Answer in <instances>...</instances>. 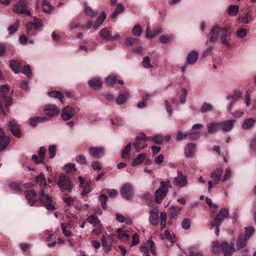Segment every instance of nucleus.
<instances>
[{
  "mask_svg": "<svg viewBox=\"0 0 256 256\" xmlns=\"http://www.w3.org/2000/svg\"><path fill=\"white\" fill-rule=\"evenodd\" d=\"M10 141V138L6 136L4 131L0 128V152H2L7 147Z\"/></svg>",
  "mask_w": 256,
  "mask_h": 256,
  "instance_id": "f3484780",
  "label": "nucleus"
},
{
  "mask_svg": "<svg viewBox=\"0 0 256 256\" xmlns=\"http://www.w3.org/2000/svg\"><path fill=\"white\" fill-rule=\"evenodd\" d=\"M48 120V119L44 116H35L30 118V122L32 126H36L38 124L47 122Z\"/></svg>",
  "mask_w": 256,
  "mask_h": 256,
  "instance_id": "bb28decb",
  "label": "nucleus"
},
{
  "mask_svg": "<svg viewBox=\"0 0 256 256\" xmlns=\"http://www.w3.org/2000/svg\"><path fill=\"white\" fill-rule=\"evenodd\" d=\"M200 132H192L188 134V136H189L190 140H196L200 137Z\"/></svg>",
  "mask_w": 256,
  "mask_h": 256,
  "instance_id": "e2e57ef3",
  "label": "nucleus"
},
{
  "mask_svg": "<svg viewBox=\"0 0 256 256\" xmlns=\"http://www.w3.org/2000/svg\"><path fill=\"white\" fill-rule=\"evenodd\" d=\"M228 214L229 212L228 208H222L215 216H212L213 220L210 222L211 228L219 227L224 220L228 217Z\"/></svg>",
  "mask_w": 256,
  "mask_h": 256,
  "instance_id": "f03ea898",
  "label": "nucleus"
},
{
  "mask_svg": "<svg viewBox=\"0 0 256 256\" xmlns=\"http://www.w3.org/2000/svg\"><path fill=\"white\" fill-rule=\"evenodd\" d=\"M196 144L194 143H189L186 144L185 148V154L188 158H190L193 156L195 152Z\"/></svg>",
  "mask_w": 256,
  "mask_h": 256,
  "instance_id": "a878e982",
  "label": "nucleus"
},
{
  "mask_svg": "<svg viewBox=\"0 0 256 256\" xmlns=\"http://www.w3.org/2000/svg\"><path fill=\"white\" fill-rule=\"evenodd\" d=\"M221 130L220 122H212L208 124V132L211 134Z\"/></svg>",
  "mask_w": 256,
  "mask_h": 256,
  "instance_id": "cd10ccee",
  "label": "nucleus"
},
{
  "mask_svg": "<svg viewBox=\"0 0 256 256\" xmlns=\"http://www.w3.org/2000/svg\"><path fill=\"white\" fill-rule=\"evenodd\" d=\"M76 160L77 162H78L81 164H85L86 162V157L84 155H82V154H80V155L78 156L76 158Z\"/></svg>",
  "mask_w": 256,
  "mask_h": 256,
  "instance_id": "338daca9",
  "label": "nucleus"
},
{
  "mask_svg": "<svg viewBox=\"0 0 256 256\" xmlns=\"http://www.w3.org/2000/svg\"><path fill=\"white\" fill-rule=\"evenodd\" d=\"M116 82V78L114 76H110L106 78V82L110 86H113Z\"/></svg>",
  "mask_w": 256,
  "mask_h": 256,
  "instance_id": "bf43d9fd",
  "label": "nucleus"
},
{
  "mask_svg": "<svg viewBox=\"0 0 256 256\" xmlns=\"http://www.w3.org/2000/svg\"><path fill=\"white\" fill-rule=\"evenodd\" d=\"M32 160L36 164H38L40 163H42V162H43L44 160V159L42 157L40 156H38L36 154H34L32 156Z\"/></svg>",
  "mask_w": 256,
  "mask_h": 256,
  "instance_id": "774afa93",
  "label": "nucleus"
},
{
  "mask_svg": "<svg viewBox=\"0 0 256 256\" xmlns=\"http://www.w3.org/2000/svg\"><path fill=\"white\" fill-rule=\"evenodd\" d=\"M222 243L220 244L219 242L217 241H213L212 242V250L214 254H218L221 250H222V248L221 247Z\"/></svg>",
  "mask_w": 256,
  "mask_h": 256,
  "instance_id": "a19ab883",
  "label": "nucleus"
},
{
  "mask_svg": "<svg viewBox=\"0 0 256 256\" xmlns=\"http://www.w3.org/2000/svg\"><path fill=\"white\" fill-rule=\"evenodd\" d=\"M8 128L14 136L18 138L21 136V131L15 120H12L9 122Z\"/></svg>",
  "mask_w": 256,
  "mask_h": 256,
  "instance_id": "dca6fc26",
  "label": "nucleus"
},
{
  "mask_svg": "<svg viewBox=\"0 0 256 256\" xmlns=\"http://www.w3.org/2000/svg\"><path fill=\"white\" fill-rule=\"evenodd\" d=\"M146 245L148 247V249L153 256H156V252L154 243L152 240H149L146 242Z\"/></svg>",
  "mask_w": 256,
  "mask_h": 256,
  "instance_id": "79ce46f5",
  "label": "nucleus"
},
{
  "mask_svg": "<svg viewBox=\"0 0 256 256\" xmlns=\"http://www.w3.org/2000/svg\"><path fill=\"white\" fill-rule=\"evenodd\" d=\"M221 247L224 253V256H232L235 251L234 244L232 242L228 244L226 240L223 241L222 242Z\"/></svg>",
  "mask_w": 256,
  "mask_h": 256,
  "instance_id": "6e6552de",
  "label": "nucleus"
},
{
  "mask_svg": "<svg viewBox=\"0 0 256 256\" xmlns=\"http://www.w3.org/2000/svg\"><path fill=\"white\" fill-rule=\"evenodd\" d=\"M48 96L56 98H58L61 102H62L64 96L58 91H52L48 92Z\"/></svg>",
  "mask_w": 256,
  "mask_h": 256,
  "instance_id": "c03bdc74",
  "label": "nucleus"
},
{
  "mask_svg": "<svg viewBox=\"0 0 256 256\" xmlns=\"http://www.w3.org/2000/svg\"><path fill=\"white\" fill-rule=\"evenodd\" d=\"M44 112L45 114L48 116H53L59 112L58 106L54 104H48L46 106Z\"/></svg>",
  "mask_w": 256,
  "mask_h": 256,
  "instance_id": "aec40b11",
  "label": "nucleus"
},
{
  "mask_svg": "<svg viewBox=\"0 0 256 256\" xmlns=\"http://www.w3.org/2000/svg\"><path fill=\"white\" fill-rule=\"evenodd\" d=\"M57 184L60 190L63 192L67 191L70 192L73 188V184L70 178L64 174L60 176Z\"/></svg>",
  "mask_w": 256,
  "mask_h": 256,
  "instance_id": "7ed1b4c3",
  "label": "nucleus"
},
{
  "mask_svg": "<svg viewBox=\"0 0 256 256\" xmlns=\"http://www.w3.org/2000/svg\"><path fill=\"white\" fill-rule=\"evenodd\" d=\"M102 246L106 252H109L111 250L110 244L108 243V241L104 236L102 238Z\"/></svg>",
  "mask_w": 256,
  "mask_h": 256,
  "instance_id": "a18cd8bd",
  "label": "nucleus"
},
{
  "mask_svg": "<svg viewBox=\"0 0 256 256\" xmlns=\"http://www.w3.org/2000/svg\"><path fill=\"white\" fill-rule=\"evenodd\" d=\"M239 10V7L238 5H230L228 6V12L231 16H236Z\"/></svg>",
  "mask_w": 256,
  "mask_h": 256,
  "instance_id": "37998d69",
  "label": "nucleus"
},
{
  "mask_svg": "<svg viewBox=\"0 0 256 256\" xmlns=\"http://www.w3.org/2000/svg\"><path fill=\"white\" fill-rule=\"evenodd\" d=\"M212 108L213 106L212 104L204 102L200 109V111L204 113L212 110Z\"/></svg>",
  "mask_w": 256,
  "mask_h": 256,
  "instance_id": "09e8293b",
  "label": "nucleus"
},
{
  "mask_svg": "<svg viewBox=\"0 0 256 256\" xmlns=\"http://www.w3.org/2000/svg\"><path fill=\"white\" fill-rule=\"evenodd\" d=\"M42 5L44 12L46 13L50 12L53 8L52 6L47 0H43Z\"/></svg>",
  "mask_w": 256,
  "mask_h": 256,
  "instance_id": "c9c22d12",
  "label": "nucleus"
},
{
  "mask_svg": "<svg viewBox=\"0 0 256 256\" xmlns=\"http://www.w3.org/2000/svg\"><path fill=\"white\" fill-rule=\"evenodd\" d=\"M124 10V8L121 4H118L116 5V7L114 10V11L112 13L111 18L114 19L116 18L118 16V14L122 13Z\"/></svg>",
  "mask_w": 256,
  "mask_h": 256,
  "instance_id": "ea45409f",
  "label": "nucleus"
},
{
  "mask_svg": "<svg viewBox=\"0 0 256 256\" xmlns=\"http://www.w3.org/2000/svg\"><path fill=\"white\" fill-rule=\"evenodd\" d=\"M28 2L26 0H19L14 8V12L17 14L30 16V12L27 10Z\"/></svg>",
  "mask_w": 256,
  "mask_h": 256,
  "instance_id": "39448f33",
  "label": "nucleus"
},
{
  "mask_svg": "<svg viewBox=\"0 0 256 256\" xmlns=\"http://www.w3.org/2000/svg\"><path fill=\"white\" fill-rule=\"evenodd\" d=\"M90 86L96 90L100 88L102 82L98 78H94L88 82Z\"/></svg>",
  "mask_w": 256,
  "mask_h": 256,
  "instance_id": "c756f323",
  "label": "nucleus"
},
{
  "mask_svg": "<svg viewBox=\"0 0 256 256\" xmlns=\"http://www.w3.org/2000/svg\"><path fill=\"white\" fill-rule=\"evenodd\" d=\"M128 96V94H120L116 100V104H124Z\"/></svg>",
  "mask_w": 256,
  "mask_h": 256,
  "instance_id": "de8ad7c7",
  "label": "nucleus"
},
{
  "mask_svg": "<svg viewBox=\"0 0 256 256\" xmlns=\"http://www.w3.org/2000/svg\"><path fill=\"white\" fill-rule=\"evenodd\" d=\"M223 173L222 168H219L214 170L210 175V177L212 180L213 184H216L218 183Z\"/></svg>",
  "mask_w": 256,
  "mask_h": 256,
  "instance_id": "a211bd4d",
  "label": "nucleus"
},
{
  "mask_svg": "<svg viewBox=\"0 0 256 256\" xmlns=\"http://www.w3.org/2000/svg\"><path fill=\"white\" fill-rule=\"evenodd\" d=\"M152 141L154 142L157 144H162L164 142V139L162 136L160 134H156L152 136L151 138Z\"/></svg>",
  "mask_w": 256,
  "mask_h": 256,
  "instance_id": "603ef678",
  "label": "nucleus"
},
{
  "mask_svg": "<svg viewBox=\"0 0 256 256\" xmlns=\"http://www.w3.org/2000/svg\"><path fill=\"white\" fill-rule=\"evenodd\" d=\"M36 180L38 182L40 190H46L48 186L46 182L45 176L43 173H40L36 177Z\"/></svg>",
  "mask_w": 256,
  "mask_h": 256,
  "instance_id": "5701e85b",
  "label": "nucleus"
},
{
  "mask_svg": "<svg viewBox=\"0 0 256 256\" xmlns=\"http://www.w3.org/2000/svg\"><path fill=\"white\" fill-rule=\"evenodd\" d=\"M106 18V14L105 12H102L94 24L93 26L95 30L98 28L102 24Z\"/></svg>",
  "mask_w": 256,
  "mask_h": 256,
  "instance_id": "72a5a7b5",
  "label": "nucleus"
},
{
  "mask_svg": "<svg viewBox=\"0 0 256 256\" xmlns=\"http://www.w3.org/2000/svg\"><path fill=\"white\" fill-rule=\"evenodd\" d=\"M100 35L103 39L108 40H118L120 37L118 33H116L114 36H112L110 30L106 28H103L100 30Z\"/></svg>",
  "mask_w": 256,
  "mask_h": 256,
  "instance_id": "f8f14e48",
  "label": "nucleus"
},
{
  "mask_svg": "<svg viewBox=\"0 0 256 256\" xmlns=\"http://www.w3.org/2000/svg\"><path fill=\"white\" fill-rule=\"evenodd\" d=\"M86 220L90 224H93L94 226H101L100 221L96 216H88Z\"/></svg>",
  "mask_w": 256,
  "mask_h": 256,
  "instance_id": "f704fd0d",
  "label": "nucleus"
},
{
  "mask_svg": "<svg viewBox=\"0 0 256 256\" xmlns=\"http://www.w3.org/2000/svg\"><path fill=\"white\" fill-rule=\"evenodd\" d=\"M142 30L140 25H136L132 30L134 36H140L142 34Z\"/></svg>",
  "mask_w": 256,
  "mask_h": 256,
  "instance_id": "864d4df0",
  "label": "nucleus"
},
{
  "mask_svg": "<svg viewBox=\"0 0 256 256\" xmlns=\"http://www.w3.org/2000/svg\"><path fill=\"white\" fill-rule=\"evenodd\" d=\"M39 198L40 201L48 210H54L55 207L52 204V198L50 196L45 194V190H40L39 192Z\"/></svg>",
  "mask_w": 256,
  "mask_h": 256,
  "instance_id": "423d86ee",
  "label": "nucleus"
},
{
  "mask_svg": "<svg viewBox=\"0 0 256 256\" xmlns=\"http://www.w3.org/2000/svg\"><path fill=\"white\" fill-rule=\"evenodd\" d=\"M147 154L146 153H142L138 155V156L134 158L132 162V166H136L137 165L142 164L146 158Z\"/></svg>",
  "mask_w": 256,
  "mask_h": 256,
  "instance_id": "2f4dec72",
  "label": "nucleus"
},
{
  "mask_svg": "<svg viewBox=\"0 0 256 256\" xmlns=\"http://www.w3.org/2000/svg\"><path fill=\"white\" fill-rule=\"evenodd\" d=\"M135 142L133 146L136 150V152L140 150V144L142 141H146V136L144 133H142L140 136H138L135 138Z\"/></svg>",
  "mask_w": 256,
  "mask_h": 256,
  "instance_id": "b1692460",
  "label": "nucleus"
},
{
  "mask_svg": "<svg viewBox=\"0 0 256 256\" xmlns=\"http://www.w3.org/2000/svg\"><path fill=\"white\" fill-rule=\"evenodd\" d=\"M172 188L170 180L168 179L165 181H161L159 188L154 193L155 201L157 204H160L166 196L169 188Z\"/></svg>",
  "mask_w": 256,
  "mask_h": 256,
  "instance_id": "f257e3e1",
  "label": "nucleus"
},
{
  "mask_svg": "<svg viewBox=\"0 0 256 256\" xmlns=\"http://www.w3.org/2000/svg\"><path fill=\"white\" fill-rule=\"evenodd\" d=\"M181 208L178 206H172L170 208V218L176 219L178 216L180 214Z\"/></svg>",
  "mask_w": 256,
  "mask_h": 256,
  "instance_id": "c85d7f7f",
  "label": "nucleus"
},
{
  "mask_svg": "<svg viewBox=\"0 0 256 256\" xmlns=\"http://www.w3.org/2000/svg\"><path fill=\"white\" fill-rule=\"evenodd\" d=\"M22 73L30 78L32 75V70L29 65H25L22 68Z\"/></svg>",
  "mask_w": 256,
  "mask_h": 256,
  "instance_id": "8fccbe9b",
  "label": "nucleus"
},
{
  "mask_svg": "<svg viewBox=\"0 0 256 256\" xmlns=\"http://www.w3.org/2000/svg\"><path fill=\"white\" fill-rule=\"evenodd\" d=\"M198 58V52L196 50L191 51L187 56V62L193 64L196 62Z\"/></svg>",
  "mask_w": 256,
  "mask_h": 256,
  "instance_id": "393cba45",
  "label": "nucleus"
},
{
  "mask_svg": "<svg viewBox=\"0 0 256 256\" xmlns=\"http://www.w3.org/2000/svg\"><path fill=\"white\" fill-rule=\"evenodd\" d=\"M89 152L94 158H98L104 156V149L102 147H90Z\"/></svg>",
  "mask_w": 256,
  "mask_h": 256,
  "instance_id": "6ab92c4d",
  "label": "nucleus"
},
{
  "mask_svg": "<svg viewBox=\"0 0 256 256\" xmlns=\"http://www.w3.org/2000/svg\"><path fill=\"white\" fill-rule=\"evenodd\" d=\"M18 25H19L18 20H16L14 24L10 25L8 28V30L9 31V33L10 34H13L15 32H16L18 28Z\"/></svg>",
  "mask_w": 256,
  "mask_h": 256,
  "instance_id": "4d7b16f0",
  "label": "nucleus"
},
{
  "mask_svg": "<svg viewBox=\"0 0 256 256\" xmlns=\"http://www.w3.org/2000/svg\"><path fill=\"white\" fill-rule=\"evenodd\" d=\"M220 27L218 26H214L209 33L208 41L210 42H215L218 40Z\"/></svg>",
  "mask_w": 256,
  "mask_h": 256,
  "instance_id": "2eb2a0df",
  "label": "nucleus"
},
{
  "mask_svg": "<svg viewBox=\"0 0 256 256\" xmlns=\"http://www.w3.org/2000/svg\"><path fill=\"white\" fill-rule=\"evenodd\" d=\"M255 122V120L252 118L246 119L244 121L242 128L245 130L250 129L252 128Z\"/></svg>",
  "mask_w": 256,
  "mask_h": 256,
  "instance_id": "7c9ffc66",
  "label": "nucleus"
},
{
  "mask_svg": "<svg viewBox=\"0 0 256 256\" xmlns=\"http://www.w3.org/2000/svg\"><path fill=\"white\" fill-rule=\"evenodd\" d=\"M162 32V29L161 28H158L152 32H148V34H146V37L148 38H152L154 37L155 36L158 35Z\"/></svg>",
  "mask_w": 256,
  "mask_h": 256,
  "instance_id": "3c124183",
  "label": "nucleus"
},
{
  "mask_svg": "<svg viewBox=\"0 0 256 256\" xmlns=\"http://www.w3.org/2000/svg\"><path fill=\"white\" fill-rule=\"evenodd\" d=\"M56 146L54 145H51L48 148L49 156L50 158L54 157L56 154Z\"/></svg>",
  "mask_w": 256,
  "mask_h": 256,
  "instance_id": "052dcab7",
  "label": "nucleus"
},
{
  "mask_svg": "<svg viewBox=\"0 0 256 256\" xmlns=\"http://www.w3.org/2000/svg\"><path fill=\"white\" fill-rule=\"evenodd\" d=\"M182 227L184 230H188L190 226V220L188 218H184L182 222Z\"/></svg>",
  "mask_w": 256,
  "mask_h": 256,
  "instance_id": "5fc2aeb1",
  "label": "nucleus"
},
{
  "mask_svg": "<svg viewBox=\"0 0 256 256\" xmlns=\"http://www.w3.org/2000/svg\"><path fill=\"white\" fill-rule=\"evenodd\" d=\"M167 214L164 212H161L160 214V229L162 230L166 227Z\"/></svg>",
  "mask_w": 256,
  "mask_h": 256,
  "instance_id": "e433bc0d",
  "label": "nucleus"
},
{
  "mask_svg": "<svg viewBox=\"0 0 256 256\" xmlns=\"http://www.w3.org/2000/svg\"><path fill=\"white\" fill-rule=\"evenodd\" d=\"M164 236L166 238H168L170 240L171 245L173 244V243L174 242V241L173 240L174 236V234H170V231L168 230H166L164 232V236H162V238H164Z\"/></svg>",
  "mask_w": 256,
  "mask_h": 256,
  "instance_id": "680f3d73",
  "label": "nucleus"
},
{
  "mask_svg": "<svg viewBox=\"0 0 256 256\" xmlns=\"http://www.w3.org/2000/svg\"><path fill=\"white\" fill-rule=\"evenodd\" d=\"M10 66L15 74H18L20 72V64L16 60L10 61Z\"/></svg>",
  "mask_w": 256,
  "mask_h": 256,
  "instance_id": "4c0bfd02",
  "label": "nucleus"
},
{
  "mask_svg": "<svg viewBox=\"0 0 256 256\" xmlns=\"http://www.w3.org/2000/svg\"><path fill=\"white\" fill-rule=\"evenodd\" d=\"M122 196L127 200L132 198L133 196V188L132 186L128 183L125 184L120 190Z\"/></svg>",
  "mask_w": 256,
  "mask_h": 256,
  "instance_id": "1a4fd4ad",
  "label": "nucleus"
},
{
  "mask_svg": "<svg viewBox=\"0 0 256 256\" xmlns=\"http://www.w3.org/2000/svg\"><path fill=\"white\" fill-rule=\"evenodd\" d=\"M220 32H222L221 41L222 43L224 45L228 46L230 44V40L232 33L230 26L220 28Z\"/></svg>",
  "mask_w": 256,
  "mask_h": 256,
  "instance_id": "0eeeda50",
  "label": "nucleus"
},
{
  "mask_svg": "<svg viewBox=\"0 0 256 256\" xmlns=\"http://www.w3.org/2000/svg\"><path fill=\"white\" fill-rule=\"evenodd\" d=\"M65 170L67 173L72 172L73 171L76 172V170L75 168V164L71 163L68 164L66 165Z\"/></svg>",
  "mask_w": 256,
  "mask_h": 256,
  "instance_id": "69168bd1",
  "label": "nucleus"
},
{
  "mask_svg": "<svg viewBox=\"0 0 256 256\" xmlns=\"http://www.w3.org/2000/svg\"><path fill=\"white\" fill-rule=\"evenodd\" d=\"M25 197L30 206H33L36 202L37 192L33 190H26L24 192Z\"/></svg>",
  "mask_w": 256,
  "mask_h": 256,
  "instance_id": "4468645a",
  "label": "nucleus"
},
{
  "mask_svg": "<svg viewBox=\"0 0 256 256\" xmlns=\"http://www.w3.org/2000/svg\"><path fill=\"white\" fill-rule=\"evenodd\" d=\"M69 224V222L67 223L66 224L64 223L61 224V228L62 234L66 237H70L72 236V232L66 228L67 226H68Z\"/></svg>",
  "mask_w": 256,
  "mask_h": 256,
  "instance_id": "49530a36",
  "label": "nucleus"
},
{
  "mask_svg": "<svg viewBox=\"0 0 256 256\" xmlns=\"http://www.w3.org/2000/svg\"><path fill=\"white\" fill-rule=\"evenodd\" d=\"M84 12L86 15L92 18L94 17L96 14V13L94 12L91 8L86 6H85Z\"/></svg>",
  "mask_w": 256,
  "mask_h": 256,
  "instance_id": "13d9d810",
  "label": "nucleus"
},
{
  "mask_svg": "<svg viewBox=\"0 0 256 256\" xmlns=\"http://www.w3.org/2000/svg\"><path fill=\"white\" fill-rule=\"evenodd\" d=\"M117 232L118 238L122 241L126 240L130 237L128 232L122 230V228H118L117 230Z\"/></svg>",
  "mask_w": 256,
  "mask_h": 256,
  "instance_id": "473e14b6",
  "label": "nucleus"
},
{
  "mask_svg": "<svg viewBox=\"0 0 256 256\" xmlns=\"http://www.w3.org/2000/svg\"><path fill=\"white\" fill-rule=\"evenodd\" d=\"M75 114L74 108L70 106L62 108L61 117L64 120H68L72 118Z\"/></svg>",
  "mask_w": 256,
  "mask_h": 256,
  "instance_id": "9d476101",
  "label": "nucleus"
},
{
  "mask_svg": "<svg viewBox=\"0 0 256 256\" xmlns=\"http://www.w3.org/2000/svg\"><path fill=\"white\" fill-rule=\"evenodd\" d=\"M176 133L177 140H185L188 136V134L186 132H182L180 131H177Z\"/></svg>",
  "mask_w": 256,
  "mask_h": 256,
  "instance_id": "0e129e2a",
  "label": "nucleus"
},
{
  "mask_svg": "<svg viewBox=\"0 0 256 256\" xmlns=\"http://www.w3.org/2000/svg\"><path fill=\"white\" fill-rule=\"evenodd\" d=\"M159 212L152 210L150 212L149 222L152 226H156L159 222Z\"/></svg>",
  "mask_w": 256,
  "mask_h": 256,
  "instance_id": "412c9836",
  "label": "nucleus"
},
{
  "mask_svg": "<svg viewBox=\"0 0 256 256\" xmlns=\"http://www.w3.org/2000/svg\"><path fill=\"white\" fill-rule=\"evenodd\" d=\"M142 64L145 68H151L152 65L150 62V58L148 56H146L143 58Z\"/></svg>",
  "mask_w": 256,
  "mask_h": 256,
  "instance_id": "6e6d98bb",
  "label": "nucleus"
},
{
  "mask_svg": "<svg viewBox=\"0 0 256 256\" xmlns=\"http://www.w3.org/2000/svg\"><path fill=\"white\" fill-rule=\"evenodd\" d=\"M249 238L250 236L248 234L246 236H244L242 234H240L236 242V250H242L246 248V242Z\"/></svg>",
  "mask_w": 256,
  "mask_h": 256,
  "instance_id": "ddd939ff",
  "label": "nucleus"
},
{
  "mask_svg": "<svg viewBox=\"0 0 256 256\" xmlns=\"http://www.w3.org/2000/svg\"><path fill=\"white\" fill-rule=\"evenodd\" d=\"M235 122V120H228L220 122L221 130L226 132L230 131L232 129Z\"/></svg>",
  "mask_w": 256,
  "mask_h": 256,
  "instance_id": "4be33fe9",
  "label": "nucleus"
},
{
  "mask_svg": "<svg viewBox=\"0 0 256 256\" xmlns=\"http://www.w3.org/2000/svg\"><path fill=\"white\" fill-rule=\"evenodd\" d=\"M173 182L176 186L180 188H183L188 184L186 176L180 171H178V176L174 178Z\"/></svg>",
  "mask_w": 256,
  "mask_h": 256,
  "instance_id": "9b49d317",
  "label": "nucleus"
},
{
  "mask_svg": "<svg viewBox=\"0 0 256 256\" xmlns=\"http://www.w3.org/2000/svg\"><path fill=\"white\" fill-rule=\"evenodd\" d=\"M131 149L130 143L128 144L124 148L122 152V158L124 159L128 158L130 156Z\"/></svg>",
  "mask_w": 256,
  "mask_h": 256,
  "instance_id": "58836bf2",
  "label": "nucleus"
},
{
  "mask_svg": "<svg viewBox=\"0 0 256 256\" xmlns=\"http://www.w3.org/2000/svg\"><path fill=\"white\" fill-rule=\"evenodd\" d=\"M0 98L4 100L7 108L12 104V98L10 95V90L7 84L3 85L0 88Z\"/></svg>",
  "mask_w": 256,
  "mask_h": 256,
  "instance_id": "20e7f679",
  "label": "nucleus"
}]
</instances>
